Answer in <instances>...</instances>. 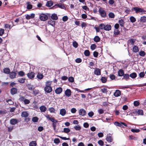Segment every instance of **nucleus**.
Instances as JSON below:
<instances>
[{
	"label": "nucleus",
	"instance_id": "1",
	"mask_svg": "<svg viewBox=\"0 0 146 146\" xmlns=\"http://www.w3.org/2000/svg\"><path fill=\"white\" fill-rule=\"evenodd\" d=\"M46 117L47 119H49L50 120L53 122L52 125L54 129L55 130L56 129V123L58 122V121L56 120L54 117H50L48 114L46 115L45 116Z\"/></svg>",
	"mask_w": 146,
	"mask_h": 146
},
{
	"label": "nucleus",
	"instance_id": "2",
	"mask_svg": "<svg viewBox=\"0 0 146 146\" xmlns=\"http://www.w3.org/2000/svg\"><path fill=\"white\" fill-rule=\"evenodd\" d=\"M50 15L47 13L46 14L44 13L40 14L39 16V18L40 20L42 21H45L48 19V17H50Z\"/></svg>",
	"mask_w": 146,
	"mask_h": 146
},
{
	"label": "nucleus",
	"instance_id": "3",
	"mask_svg": "<svg viewBox=\"0 0 146 146\" xmlns=\"http://www.w3.org/2000/svg\"><path fill=\"white\" fill-rule=\"evenodd\" d=\"M29 115V114L27 111H23L21 113V117L25 118V121L26 122H28L30 120V118L28 117Z\"/></svg>",
	"mask_w": 146,
	"mask_h": 146
},
{
	"label": "nucleus",
	"instance_id": "4",
	"mask_svg": "<svg viewBox=\"0 0 146 146\" xmlns=\"http://www.w3.org/2000/svg\"><path fill=\"white\" fill-rule=\"evenodd\" d=\"M105 25L104 23H101L98 27H95L94 28L95 29L96 32H99L100 30L104 29V30Z\"/></svg>",
	"mask_w": 146,
	"mask_h": 146
},
{
	"label": "nucleus",
	"instance_id": "5",
	"mask_svg": "<svg viewBox=\"0 0 146 146\" xmlns=\"http://www.w3.org/2000/svg\"><path fill=\"white\" fill-rule=\"evenodd\" d=\"M134 10L135 11V13H145L146 12V11L138 7H133L131 10L132 11Z\"/></svg>",
	"mask_w": 146,
	"mask_h": 146
},
{
	"label": "nucleus",
	"instance_id": "6",
	"mask_svg": "<svg viewBox=\"0 0 146 146\" xmlns=\"http://www.w3.org/2000/svg\"><path fill=\"white\" fill-rule=\"evenodd\" d=\"M98 12L102 17L105 18L106 17V12L102 8L100 7L99 9Z\"/></svg>",
	"mask_w": 146,
	"mask_h": 146
},
{
	"label": "nucleus",
	"instance_id": "7",
	"mask_svg": "<svg viewBox=\"0 0 146 146\" xmlns=\"http://www.w3.org/2000/svg\"><path fill=\"white\" fill-rule=\"evenodd\" d=\"M44 91L46 93H50L52 91V88L51 86L45 85L44 88Z\"/></svg>",
	"mask_w": 146,
	"mask_h": 146
},
{
	"label": "nucleus",
	"instance_id": "8",
	"mask_svg": "<svg viewBox=\"0 0 146 146\" xmlns=\"http://www.w3.org/2000/svg\"><path fill=\"white\" fill-rule=\"evenodd\" d=\"M35 73L33 72H31L27 74V76L28 78L30 79H33L35 77Z\"/></svg>",
	"mask_w": 146,
	"mask_h": 146
},
{
	"label": "nucleus",
	"instance_id": "9",
	"mask_svg": "<svg viewBox=\"0 0 146 146\" xmlns=\"http://www.w3.org/2000/svg\"><path fill=\"white\" fill-rule=\"evenodd\" d=\"M25 18L27 20H29L31 19H33L34 18L35 16V14L34 13H31V14L28 15L26 14L25 15Z\"/></svg>",
	"mask_w": 146,
	"mask_h": 146
},
{
	"label": "nucleus",
	"instance_id": "10",
	"mask_svg": "<svg viewBox=\"0 0 146 146\" xmlns=\"http://www.w3.org/2000/svg\"><path fill=\"white\" fill-rule=\"evenodd\" d=\"M17 75L16 72L12 71L9 73V77L11 79H13L16 77Z\"/></svg>",
	"mask_w": 146,
	"mask_h": 146
},
{
	"label": "nucleus",
	"instance_id": "11",
	"mask_svg": "<svg viewBox=\"0 0 146 146\" xmlns=\"http://www.w3.org/2000/svg\"><path fill=\"white\" fill-rule=\"evenodd\" d=\"M94 74L97 76L100 75L101 74V69L99 68H95L94 72Z\"/></svg>",
	"mask_w": 146,
	"mask_h": 146
},
{
	"label": "nucleus",
	"instance_id": "12",
	"mask_svg": "<svg viewBox=\"0 0 146 146\" xmlns=\"http://www.w3.org/2000/svg\"><path fill=\"white\" fill-rule=\"evenodd\" d=\"M121 94V91L119 90H116L114 93L113 95L115 97L119 96Z\"/></svg>",
	"mask_w": 146,
	"mask_h": 146
},
{
	"label": "nucleus",
	"instance_id": "13",
	"mask_svg": "<svg viewBox=\"0 0 146 146\" xmlns=\"http://www.w3.org/2000/svg\"><path fill=\"white\" fill-rule=\"evenodd\" d=\"M78 111L79 114L82 116H84L86 114V111L83 109H80Z\"/></svg>",
	"mask_w": 146,
	"mask_h": 146
},
{
	"label": "nucleus",
	"instance_id": "14",
	"mask_svg": "<svg viewBox=\"0 0 146 146\" xmlns=\"http://www.w3.org/2000/svg\"><path fill=\"white\" fill-rule=\"evenodd\" d=\"M17 89L16 88H13L11 89V93L12 95H14L17 93Z\"/></svg>",
	"mask_w": 146,
	"mask_h": 146
},
{
	"label": "nucleus",
	"instance_id": "15",
	"mask_svg": "<svg viewBox=\"0 0 146 146\" xmlns=\"http://www.w3.org/2000/svg\"><path fill=\"white\" fill-rule=\"evenodd\" d=\"M65 94L66 96L67 97H69L70 96L71 94V91L69 89H67L65 91Z\"/></svg>",
	"mask_w": 146,
	"mask_h": 146
},
{
	"label": "nucleus",
	"instance_id": "16",
	"mask_svg": "<svg viewBox=\"0 0 146 146\" xmlns=\"http://www.w3.org/2000/svg\"><path fill=\"white\" fill-rule=\"evenodd\" d=\"M54 6H56L57 7H59L63 9H66L64 4H62L61 3L56 4L54 5Z\"/></svg>",
	"mask_w": 146,
	"mask_h": 146
},
{
	"label": "nucleus",
	"instance_id": "17",
	"mask_svg": "<svg viewBox=\"0 0 146 146\" xmlns=\"http://www.w3.org/2000/svg\"><path fill=\"white\" fill-rule=\"evenodd\" d=\"M62 91V89L61 87H59L56 89L55 92L57 94H60Z\"/></svg>",
	"mask_w": 146,
	"mask_h": 146
},
{
	"label": "nucleus",
	"instance_id": "18",
	"mask_svg": "<svg viewBox=\"0 0 146 146\" xmlns=\"http://www.w3.org/2000/svg\"><path fill=\"white\" fill-rule=\"evenodd\" d=\"M124 74V71L123 69H120L118 72V75L119 76H123Z\"/></svg>",
	"mask_w": 146,
	"mask_h": 146
},
{
	"label": "nucleus",
	"instance_id": "19",
	"mask_svg": "<svg viewBox=\"0 0 146 146\" xmlns=\"http://www.w3.org/2000/svg\"><path fill=\"white\" fill-rule=\"evenodd\" d=\"M135 40L133 38H131L128 40L127 42L129 44H131L132 45H134V43L135 42Z\"/></svg>",
	"mask_w": 146,
	"mask_h": 146
},
{
	"label": "nucleus",
	"instance_id": "20",
	"mask_svg": "<svg viewBox=\"0 0 146 146\" xmlns=\"http://www.w3.org/2000/svg\"><path fill=\"white\" fill-rule=\"evenodd\" d=\"M104 28V30L109 31L111 29V27L110 25L107 24L106 25H105Z\"/></svg>",
	"mask_w": 146,
	"mask_h": 146
},
{
	"label": "nucleus",
	"instance_id": "21",
	"mask_svg": "<svg viewBox=\"0 0 146 146\" xmlns=\"http://www.w3.org/2000/svg\"><path fill=\"white\" fill-rule=\"evenodd\" d=\"M106 140L108 142L110 143L112 142L113 140L112 137L110 135L107 136Z\"/></svg>",
	"mask_w": 146,
	"mask_h": 146
},
{
	"label": "nucleus",
	"instance_id": "22",
	"mask_svg": "<svg viewBox=\"0 0 146 146\" xmlns=\"http://www.w3.org/2000/svg\"><path fill=\"white\" fill-rule=\"evenodd\" d=\"M3 71L4 73L6 74H9L10 73V70L9 68H5L3 69Z\"/></svg>",
	"mask_w": 146,
	"mask_h": 146
},
{
	"label": "nucleus",
	"instance_id": "23",
	"mask_svg": "<svg viewBox=\"0 0 146 146\" xmlns=\"http://www.w3.org/2000/svg\"><path fill=\"white\" fill-rule=\"evenodd\" d=\"M40 110L41 112H44L46 110V108L44 106H42L39 107Z\"/></svg>",
	"mask_w": 146,
	"mask_h": 146
},
{
	"label": "nucleus",
	"instance_id": "24",
	"mask_svg": "<svg viewBox=\"0 0 146 146\" xmlns=\"http://www.w3.org/2000/svg\"><path fill=\"white\" fill-rule=\"evenodd\" d=\"M66 112V110L64 109H62L60 110V114L61 115L63 116L65 115Z\"/></svg>",
	"mask_w": 146,
	"mask_h": 146
},
{
	"label": "nucleus",
	"instance_id": "25",
	"mask_svg": "<svg viewBox=\"0 0 146 146\" xmlns=\"http://www.w3.org/2000/svg\"><path fill=\"white\" fill-rule=\"evenodd\" d=\"M27 86L29 90H33L35 88L34 87V86L33 85H31V84H28L27 85Z\"/></svg>",
	"mask_w": 146,
	"mask_h": 146
},
{
	"label": "nucleus",
	"instance_id": "26",
	"mask_svg": "<svg viewBox=\"0 0 146 146\" xmlns=\"http://www.w3.org/2000/svg\"><path fill=\"white\" fill-rule=\"evenodd\" d=\"M123 76L122 79H125L126 80H127L129 78V75L128 74H124Z\"/></svg>",
	"mask_w": 146,
	"mask_h": 146
},
{
	"label": "nucleus",
	"instance_id": "27",
	"mask_svg": "<svg viewBox=\"0 0 146 146\" xmlns=\"http://www.w3.org/2000/svg\"><path fill=\"white\" fill-rule=\"evenodd\" d=\"M50 17L53 20H57L58 18L56 14H52Z\"/></svg>",
	"mask_w": 146,
	"mask_h": 146
},
{
	"label": "nucleus",
	"instance_id": "28",
	"mask_svg": "<svg viewBox=\"0 0 146 146\" xmlns=\"http://www.w3.org/2000/svg\"><path fill=\"white\" fill-rule=\"evenodd\" d=\"M10 122L11 124L15 125L17 123V121L16 119H12L10 120Z\"/></svg>",
	"mask_w": 146,
	"mask_h": 146
},
{
	"label": "nucleus",
	"instance_id": "29",
	"mask_svg": "<svg viewBox=\"0 0 146 146\" xmlns=\"http://www.w3.org/2000/svg\"><path fill=\"white\" fill-rule=\"evenodd\" d=\"M53 2L51 1H49L47 2L46 6L48 7H50L52 6L53 5Z\"/></svg>",
	"mask_w": 146,
	"mask_h": 146
},
{
	"label": "nucleus",
	"instance_id": "30",
	"mask_svg": "<svg viewBox=\"0 0 146 146\" xmlns=\"http://www.w3.org/2000/svg\"><path fill=\"white\" fill-rule=\"evenodd\" d=\"M139 51L138 47L136 46H134L133 48V51L134 52H137Z\"/></svg>",
	"mask_w": 146,
	"mask_h": 146
},
{
	"label": "nucleus",
	"instance_id": "31",
	"mask_svg": "<svg viewBox=\"0 0 146 146\" xmlns=\"http://www.w3.org/2000/svg\"><path fill=\"white\" fill-rule=\"evenodd\" d=\"M129 76L132 78H135L137 76V74L135 72H133L130 74Z\"/></svg>",
	"mask_w": 146,
	"mask_h": 146
},
{
	"label": "nucleus",
	"instance_id": "32",
	"mask_svg": "<svg viewBox=\"0 0 146 146\" xmlns=\"http://www.w3.org/2000/svg\"><path fill=\"white\" fill-rule=\"evenodd\" d=\"M48 23L49 24L51 25L52 26H54L55 25V21H54L50 19L48 21Z\"/></svg>",
	"mask_w": 146,
	"mask_h": 146
},
{
	"label": "nucleus",
	"instance_id": "33",
	"mask_svg": "<svg viewBox=\"0 0 146 146\" xmlns=\"http://www.w3.org/2000/svg\"><path fill=\"white\" fill-rule=\"evenodd\" d=\"M27 8L28 10H30L33 8V5H32L30 4V3L29 2H27Z\"/></svg>",
	"mask_w": 146,
	"mask_h": 146
},
{
	"label": "nucleus",
	"instance_id": "34",
	"mask_svg": "<svg viewBox=\"0 0 146 146\" xmlns=\"http://www.w3.org/2000/svg\"><path fill=\"white\" fill-rule=\"evenodd\" d=\"M94 40L96 42H98L100 40V38L98 36H96L94 38Z\"/></svg>",
	"mask_w": 146,
	"mask_h": 146
},
{
	"label": "nucleus",
	"instance_id": "35",
	"mask_svg": "<svg viewBox=\"0 0 146 146\" xmlns=\"http://www.w3.org/2000/svg\"><path fill=\"white\" fill-rule=\"evenodd\" d=\"M44 77L43 75L42 74L40 73H38L37 76V77L39 79H42Z\"/></svg>",
	"mask_w": 146,
	"mask_h": 146
},
{
	"label": "nucleus",
	"instance_id": "36",
	"mask_svg": "<svg viewBox=\"0 0 146 146\" xmlns=\"http://www.w3.org/2000/svg\"><path fill=\"white\" fill-rule=\"evenodd\" d=\"M146 21V17L143 16L141 17L140 19V21L141 23H145Z\"/></svg>",
	"mask_w": 146,
	"mask_h": 146
},
{
	"label": "nucleus",
	"instance_id": "37",
	"mask_svg": "<svg viewBox=\"0 0 146 146\" xmlns=\"http://www.w3.org/2000/svg\"><path fill=\"white\" fill-rule=\"evenodd\" d=\"M84 54L86 56H90V52L89 50H87L84 51Z\"/></svg>",
	"mask_w": 146,
	"mask_h": 146
},
{
	"label": "nucleus",
	"instance_id": "38",
	"mask_svg": "<svg viewBox=\"0 0 146 146\" xmlns=\"http://www.w3.org/2000/svg\"><path fill=\"white\" fill-rule=\"evenodd\" d=\"M121 27H124V22L122 19L119 20L118 21Z\"/></svg>",
	"mask_w": 146,
	"mask_h": 146
},
{
	"label": "nucleus",
	"instance_id": "39",
	"mask_svg": "<svg viewBox=\"0 0 146 146\" xmlns=\"http://www.w3.org/2000/svg\"><path fill=\"white\" fill-rule=\"evenodd\" d=\"M101 80L102 83H105L107 81V78L106 77L102 76L101 79Z\"/></svg>",
	"mask_w": 146,
	"mask_h": 146
},
{
	"label": "nucleus",
	"instance_id": "40",
	"mask_svg": "<svg viewBox=\"0 0 146 146\" xmlns=\"http://www.w3.org/2000/svg\"><path fill=\"white\" fill-rule=\"evenodd\" d=\"M120 33V31L118 30H115L114 32V36H116V35L119 34Z\"/></svg>",
	"mask_w": 146,
	"mask_h": 146
},
{
	"label": "nucleus",
	"instance_id": "41",
	"mask_svg": "<svg viewBox=\"0 0 146 146\" xmlns=\"http://www.w3.org/2000/svg\"><path fill=\"white\" fill-rule=\"evenodd\" d=\"M18 74L19 76L23 77L25 75V72L23 71H20L18 72Z\"/></svg>",
	"mask_w": 146,
	"mask_h": 146
},
{
	"label": "nucleus",
	"instance_id": "42",
	"mask_svg": "<svg viewBox=\"0 0 146 146\" xmlns=\"http://www.w3.org/2000/svg\"><path fill=\"white\" fill-rule=\"evenodd\" d=\"M70 131V129L68 128H64L63 129V131H62V132H64L66 133H69Z\"/></svg>",
	"mask_w": 146,
	"mask_h": 146
},
{
	"label": "nucleus",
	"instance_id": "43",
	"mask_svg": "<svg viewBox=\"0 0 146 146\" xmlns=\"http://www.w3.org/2000/svg\"><path fill=\"white\" fill-rule=\"evenodd\" d=\"M36 143L35 141H33L31 142L29 144V146H36Z\"/></svg>",
	"mask_w": 146,
	"mask_h": 146
},
{
	"label": "nucleus",
	"instance_id": "44",
	"mask_svg": "<svg viewBox=\"0 0 146 146\" xmlns=\"http://www.w3.org/2000/svg\"><path fill=\"white\" fill-rule=\"evenodd\" d=\"M139 54L140 56L143 57L145 55V53L144 51L141 50L139 52Z\"/></svg>",
	"mask_w": 146,
	"mask_h": 146
},
{
	"label": "nucleus",
	"instance_id": "45",
	"mask_svg": "<svg viewBox=\"0 0 146 146\" xmlns=\"http://www.w3.org/2000/svg\"><path fill=\"white\" fill-rule=\"evenodd\" d=\"M101 91L103 93H105L106 94H107L108 92L107 89L105 88H102L101 89Z\"/></svg>",
	"mask_w": 146,
	"mask_h": 146
},
{
	"label": "nucleus",
	"instance_id": "46",
	"mask_svg": "<svg viewBox=\"0 0 146 146\" xmlns=\"http://www.w3.org/2000/svg\"><path fill=\"white\" fill-rule=\"evenodd\" d=\"M25 80L26 79L25 78H21L18 80V81L20 83H23L25 82Z\"/></svg>",
	"mask_w": 146,
	"mask_h": 146
},
{
	"label": "nucleus",
	"instance_id": "47",
	"mask_svg": "<svg viewBox=\"0 0 146 146\" xmlns=\"http://www.w3.org/2000/svg\"><path fill=\"white\" fill-rule=\"evenodd\" d=\"M130 20L132 23H134L136 21V19L133 16H131L130 17Z\"/></svg>",
	"mask_w": 146,
	"mask_h": 146
},
{
	"label": "nucleus",
	"instance_id": "48",
	"mask_svg": "<svg viewBox=\"0 0 146 146\" xmlns=\"http://www.w3.org/2000/svg\"><path fill=\"white\" fill-rule=\"evenodd\" d=\"M49 111L51 113H55V110L53 107H50L48 109Z\"/></svg>",
	"mask_w": 146,
	"mask_h": 146
},
{
	"label": "nucleus",
	"instance_id": "49",
	"mask_svg": "<svg viewBox=\"0 0 146 146\" xmlns=\"http://www.w3.org/2000/svg\"><path fill=\"white\" fill-rule=\"evenodd\" d=\"M129 138L130 139L134 140H137L138 139L137 137H135L132 135H129Z\"/></svg>",
	"mask_w": 146,
	"mask_h": 146
},
{
	"label": "nucleus",
	"instance_id": "50",
	"mask_svg": "<svg viewBox=\"0 0 146 146\" xmlns=\"http://www.w3.org/2000/svg\"><path fill=\"white\" fill-rule=\"evenodd\" d=\"M136 112L139 115H142L143 114V111L142 110H138Z\"/></svg>",
	"mask_w": 146,
	"mask_h": 146
},
{
	"label": "nucleus",
	"instance_id": "51",
	"mask_svg": "<svg viewBox=\"0 0 146 146\" xmlns=\"http://www.w3.org/2000/svg\"><path fill=\"white\" fill-rule=\"evenodd\" d=\"M108 15L110 18H113L115 17V15L112 12H110L109 13Z\"/></svg>",
	"mask_w": 146,
	"mask_h": 146
},
{
	"label": "nucleus",
	"instance_id": "52",
	"mask_svg": "<svg viewBox=\"0 0 146 146\" xmlns=\"http://www.w3.org/2000/svg\"><path fill=\"white\" fill-rule=\"evenodd\" d=\"M131 131L133 133H138L140 131V130L138 129H131Z\"/></svg>",
	"mask_w": 146,
	"mask_h": 146
},
{
	"label": "nucleus",
	"instance_id": "53",
	"mask_svg": "<svg viewBox=\"0 0 146 146\" xmlns=\"http://www.w3.org/2000/svg\"><path fill=\"white\" fill-rule=\"evenodd\" d=\"M38 118L37 117H34L32 118V120L34 122H36L38 121Z\"/></svg>",
	"mask_w": 146,
	"mask_h": 146
},
{
	"label": "nucleus",
	"instance_id": "54",
	"mask_svg": "<svg viewBox=\"0 0 146 146\" xmlns=\"http://www.w3.org/2000/svg\"><path fill=\"white\" fill-rule=\"evenodd\" d=\"M7 113V111L5 110H0V114L3 115L6 113Z\"/></svg>",
	"mask_w": 146,
	"mask_h": 146
},
{
	"label": "nucleus",
	"instance_id": "55",
	"mask_svg": "<svg viewBox=\"0 0 146 146\" xmlns=\"http://www.w3.org/2000/svg\"><path fill=\"white\" fill-rule=\"evenodd\" d=\"M109 77L111 80H113L115 79L116 77L113 74H110L109 76Z\"/></svg>",
	"mask_w": 146,
	"mask_h": 146
},
{
	"label": "nucleus",
	"instance_id": "56",
	"mask_svg": "<svg viewBox=\"0 0 146 146\" xmlns=\"http://www.w3.org/2000/svg\"><path fill=\"white\" fill-rule=\"evenodd\" d=\"M96 47V46L95 44H93L90 46V48L92 50H93L95 49Z\"/></svg>",
	"mask_w": 146,
	"mask_h": 146
},
{
	"label": "nucleus",
	"instance_id": "57",
	"mask_svg": "<svg viewBox=\"0 0 146 146\" xmlns=\"http://www.w3.org/2000/svg\"><path fill=\"white\" fill-rule=\"evenodd\" d=\"M139 77L141 78H142L144 77L145 76V74L144 72H141L139 74Z\"/></svg>",
	"mask_w": 146,
	"mask_h": 146
},
{
	"label": "nucleus",
	"instance_id": "58",
	"mask_svg": "<svg viewBox=\"0 0 146 146\" xmlns=\"http://www.w3.org/2000/svg\"><path fill=\"white\" fill-rule=\"evenodd\" d=\"M140 103L139 102L137 101H135L134 102L133 104L135 106H137L139 105Z\"/></svg>",
	"mask_w": 146,
	"mask_h": 146
},
{
	"label": "nucleus",
	"instance_id": "59",
	"mask_svg": "<svg viewBox=\"0 0 146 146\" xmlns=\"http://www.w3.org/2000/svg\"><path fill=\"white\" fill-rule=\"evenodd\" d=\"M52 82V81H48L46 82L45 85L47 86H50Z\"/></svg>",
	"mask_w": 146,
	"mask_h": 146
},
{
	"label": "nucleus",
	"instance_id": "60",
	"mask_svg": "<svg viewBox=\"0 0 146 146\" xmlns=\"http://www.w3.org/2000/svg\"><path fill=\"white\" fill-rule=\"evenodd\" d=\"M68 80L70 82H73L74 81V78L72 76L68 78Z\"/></svg>",
	"mask_w": 146,
	"mask_h": 146
},
{
	"label": "nucleus",
	"instance_id": "61",
	"mask_svg": "<svg viewBox=\"0 0 146 146\" xmlns=\"http://www.w3.org/2000/svg\"><path fill=\"white\" fill-rule=\"evenodd\" d=\"M60 142V140L58 138H55L54 140V142L55 143L58 144Z\"/></svg>",
	"mask_w": 146,
	"mask_h": 146
},
{
	"label": "nucleus",
	"instance_id": "62",
	"mask_svg": "<svg viewBox=\"0 0 146 146\" xmlns=\"http://www.w3.org/2000/svg\"><path fill=\"white\" fill-rule=\"evenodd\" d=\"M68 18L66 16H64L62 18V21H66L68 20Z\"/></svg>",
	"mask_w": 146,
	"mask_h": 146
},
{
	"label": "nucleus",
	"instance_id": "63",
	"mask_svg": "<svg viewBox=\"0 0 146 146\" xmlns=\"http://www.w3.org/2000/svg\"><path fill=\"white\" fill-rule=\"evenodd\" d=\"M24 104H29L30 103V101L28 99H25L24 101Z\"/></svg>",
	"mask_w": 146,
	"mask_h": 146
},
{
	"label": "nucleus",
	"instance_id": "64",
	"mask_svg": "<svg viewBox=\"0 0 146 146\" xmlns=\"http://www.w3.org/2000/svg\"><path fill=\"white\" fill-rule=\"evenodd\" d=\"M98 55V53L97 51H95L93 52V56L95 57H97Z\"/></svg>",
	"mask_w": 146,
	"mask_h": 146
}]
</instances>
